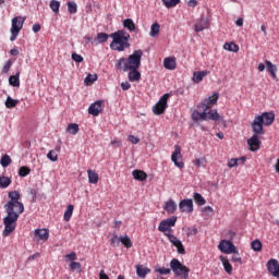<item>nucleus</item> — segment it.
<instances>
[{"label": "nucleus", "mask_w": 279, "mask_h": 279, "mask_svg": "<svg viewBox=\"0 0 279 279\" xmlns=\"http://www.w3.org/2000/svg\"><path fill=\"white\" fill-rule=\"evenodd\" d=\"M129 141L130 143H132L133 145H138V143H141V138L134 136V135H130L129 136Z\"/></svg>", "instance_id": "61"}, {"label": "nucleus", "mask_w": 279, "mask_h": 279, "mask_svg": "<svg viewBox=\"0 0 279 279\" xmlns=\"http://www.w3.org/2000/svg\"><path fill=\"white\" fill-rule=\"evenodd\" d=\"M70 269H71L72 271H77V269H78V270L82 269V264H80V262H72V263L70 264Z\"/></svg>", "instance_id": "53"}, {"label": "nucleus", "mask_w": 279, "mask_h": 279, "mask_svg": "<svg viewBox=\"0 0 279 279\" xmlns=\"http://www.w3.org/2000/svg\"><path fill=\"white\" fill-rule=\"evenodd\" d=\"M231 260L232 263H239V265H243V259L239 255V251H236V248L234 252H232Z\"/></svg>", "instance_id": "44"}, {"label": "nucleus", "mask_w": 279, "mask_h": 279, "mask_svg": "<svg viewBox=\"0 0 279 279\" xmlns=\"http://www.w3.org/2000/svg\"><path fill=\"white\" fill-rule=\"evenodd\" d=\"M136 274L138 278H147V274H151V270L143 265H136Z\"/></svg>", "instance_id": "20"}, {"label": "nucleus", "mask_w": 279, "mask_h": 279, "mask_svg": "<svg viewBox=\"0 0 279 279\" xmlns=\"http://www.w3.org/2000/svg\"><path fill=\"white\" fill-rule=\"evenodd\" d=\"M89 184H97L99 182V174L95 170H87Z\"/></svg>", "instance_id": "25"}, {"label": "nucleus", "mask_w": 279, "mask_h": 279, "mask_svg": "<svg viewBox=\"0 0 279 279\" xmlns=\"http://www.w3.org/2000/svg\"><path fill=\"white\" fill-rule=\"evenodd\" d=\"M169 97H171L170 94H165L161 96L158 100V102L153 106V112L157 117H160V114H165V110H167V104L169 101Z\"/></svg>", "instance_id": "6"}, {"label": "nucleus", "mask_w": 279, "mask_h": 279, "mask_svg": "<svg viewBox=\"0 0 279 279\" xmlns=\"http://www.w3.org/2000/svg\"><path fill=\"white\" fill-rule=\"evenodd\" d=\"M251 247L254 252H260V250H263V243L260 240H255L251 243Z\"/></svg>", "instance_id": "47"}, {"label": "nucleus", "mask_w": 279, "mask_h": 279, "mask_svg": "<svg viewBox=\"0 0 279 279\" xmlns=\"http://www.w3.org/2000/svg\"><path fill=\"white\" fill-rule=\"evenodd\" d=\"M143 59V50H135L129 58H120L116 61V69L128 73L129 81L141 82V60Z\"/></svg>", "instance_id": "2"}, {"label": "nucleus", "mask_w": 279, "mask_h": 279, "mask_svg": "<svg viewBox=\"0 0 279 279\" xmlns=\"http://www.w3.org/2000/svg\"><path fill=\"white\" fill-rule=\"evenodd\" d=\"M165 221L168 223V226L170 228H173V226H175V221H178V217L172 216V217L166 219Z\"/></svg>", "instance_id": "55"}, {"label": "nucleus", "mask_w": 279, "mask_h": 279, "mask_svg": "<svg viewBox=\"0 0 279 279\" xmlns=\"http://www.w3.org/2000/svg\"><path fill=\"white\" fill-rule=\"evenodd\" d=\"M66 132H69V134H72L73 136H75V134H77V132H80V125L77 123H70L66 128Z\"/></svg>", "instance_id": "34"}, {"label": "nucleus", "mask_w": 279, "mask_h": 279, "mask_svg": "<svg viewBox=\"0 0 279 279\" xmlns=\"http://www.w3.org/2000/svg\"><path fill=\"white\" fill-rule=\"evenodd\" d=\"M150 36L153 38H156V36H158V34H160V24L158 23H154L151 26H150Z\"/></svg>", "instance_id": "38"}, {"label": "nucleus", "mask_w": 279, "mask_h": 279, "mask_svg": "<svg viewBox=\"0 0 279 279\" xmlns=\"http://www.w3.org/2000/svg\"><path fill=\"white\" fill-rule=\"evenodd\" d=\"M264 125H271L276 121V114L274 112H264L260 116Z\"/></svg>", "instance_id": "17"}, {"label": "nucleus", "mask_w": 279, "mask_h": 279, "mask_svg": "<svg viewBox=\"0 0 279 279\" xmlns=\"http://www.w3.org/2000/svg\"><path fill=\"white\" fill-rule=\"evenodd\" d=\"M12 184V180L8 177H0V189H8Z\"/></svg>", "instance_id": "42"}, {"label": "nucleus", "mask_w": 279, "mask_h": 279, "mask_svg": "<svg viewBox=\"0 0 279 279\" xmlns=\"http://www.w3.org/2000/svg\"><path fill=\"white\" fill-rule=\"evenodd\" d=\"M213 211H214V209L210 206H206L201 209V213L203 214V216L210 215V213H213Z\"/></svg>", "instance_id": "60"}, {"label": "nucleus", "mask_w": 279, "mask_h": 279, "mask_svg": "<svg viewBox=\"0 0 279 279\" xmlns=\"http://www.w3.org/2000/svg\"><path fill=\"white\" fill-rule=\"evenodd\" d=\"M9 202L4 205L7 217L3 218V236H10L13 230H16V221L20 215L25 213V205L21 202V193L19 191H11L8 193Z\"/></svg>", "instance_id": "1"}, {"label": "nucleus", "mask_w": 279, "mask_h": 279, "mask_svg": "<svg viewBox=\"0 0 279 279\" xmlns=\"http://www.w3.org/2000/svg\"><path fill=\"white\" fill-rule=\"evenodd\" d=\"M35 241H49V230L47 229H36L34 232Z\"/></svg>", "instance_id": "16"}, {"label": "nucleus", "mask_w": 279, "mask_h": 279, "mask_svg": "<svg viewBox=\"0 0 279 279\" xmlns=\"http://www.w3.org/2000/svg\"><path fill=\"white\" fill-rule=\"evenodd\" d=\"M11 68H12V61L8 60L2 68V73H9Z\"/></svg>", "instance_id": "56"}, {"label": "nucleus", "mask_w": 279, "mask_h": 279, "mask_svg": "<svg viewBox=\"0 0 279 279\" xmlns=\"http://www.w3.org/2000/svg\"><path fill=\"white\" fill-rule=\"evenodd\" d=\"M187 5H189L190 8H196V7H197V0H190V1L187 2Z\"/></svg>", "instance_id": "64"}, {"label": "nucleus", "mask_w": 279, "mask_h": 279, "mask_svg": "<svg viewBox=\"0 0 279 279\" xmlns=\"http://www.w3.org/2000/svg\"><path fill=\"white\" fill-rule=\"evenodd\" d=\"M58 151H60V147H56V150H50L47 154L48 160H51V162H58Z\"/></svg>", "instance_id": "31"}, {"label": "nucleus", "mask_w": 279, "mask_h": 279, "mask_svg": "<svg viewBox=\"0 0 279 279\" xmlns=\"http://www.w3.org/2000/svg\"><path fill=\"white\" fill-rule=\"evenodd\" d=\"M197 232H198L197 228L190 227V228H187L186 235L187 236H196Z\"/></svg>", "instance_id": "54"}, {"label": "nucleus", "mask_w": 279, "mask_h": 279, "mask_svg": "<svg viewBox=\"0 0 279 279\" xmlns=\"http://www.w3.org/2000/svg\"><path fill=\"white\" fill-rule=\"evenodd\" d=\"M166 236L174 247L178 250V254H186V250L184 248V244H182V241L178 239V236L171 234V233H166Z\"/></svg>", "instance_id": "8"}, {"label": "nucleus", "mask_w": 279, "mask_h": 279, "mask_svg": "<svg viewBox=\"0 0 279 279\" xmlns=\"http://www.w3.org/2000/svg\"><path fill=\"white\" fill-rule=\"evenodd\" d=\"M207 119H209V121H219L221 116L217 112V109H214L207 112Z\"/></svg>", "instance_id": "32"}, {"label": "nucleus", "mask_w": 279, "mask_h": 279, "mask_svg": "<svg viewBox=\"0 0 279 279\" xmlns=\"http://www.w3.org/2000/svg\"><path fill=\"white\" fill-rule=\"evenodd\" d=\"M156 274H160V276H169L171 274L170 268H165V267H157L155 268Z\"/></svg>", "instance_id": "49"}, {"label": "nucleus", "mask_w": 279, "mask_h": 279, "mask_svg": "<svg viewBox=\"0 0 279 279\" xmlns=\"http://www.w3.org/2000/svg\"><path fill=\"white\" fill-rule=\"evenodd\" d=\"M266 66H267L268 73H270L271 77H274V80H276V71H277L276 65H274V63H271V61H266Z\"/></svg>", "instance_id": "40"}, {"label": "nucleus", "mask_w": 279, "mask_h": 279, "mask_svg": "<svg viewBox=\"0 0 279 279\" xmlns=\"http://www.w3.org/2000/svg\"><path fill=\"white\" fill-rule=\"evenodd\" d=\"M21 72H17L15 75L9 77L10 86H14V88H19L21 86Z\"/></svg>", "instance_id": "24"}, {"label": "nucleus", "mask_w": 279, "mask_h": 279, "mask_svg": "<svg viewBox=\"0 0 279 279\" xmlns=\"http://www.w3.org/2000/svg\"><path fill=\"white\" fill-rule=\"evenodd\" d=\"M158 230L159 232H163L165 236H167V234H171L172 230L170 229V227L168 226V223L162 220L159 226H158Z\"/></svg>", "instance_id": "27"}, {"label": "nucleus", "mask_w": 279, "mask_h": 279, "mask_svg": "<svg viewBox=\"0 0 279 279\" xmlns=\"http://www.w3.org/2000/svg\"><path fill=\"white\" fill-rule=\"evenodd\" d=\"M204 101L207 102V105L213 108V106H215L217 104V101H219V93H214L211 96H209L208 98H206Z\"/></svg>", "instance_id": "29"}, {"label": "nucleus", "mask_w": 279, "mask_h": 279, "mask_svg": "<svg viewBox=\"0 0 279 279\" xmlns=\"http://www.w3.org/2000/svg\"><path fill=\"white\" fill-rule=\"evenodd\" d=\"M120 243H122V245H124V247H126L128 250L132 247V240L128 235L120 236Z\"/></svg>", "instance_id": "43"}, {"label": "nucleus", "mask_w": 279, "mask_h": 279, "mask_svg": "<svg viewBox=\"0 0 279 279\" xmlns=\"http://www.w3.org/2000/svg\"><path fill=\"white\" fill-rule=\"evenodd\" d=\"M163 66L165 69H168V71L175 70V59L168 57L163 60Z\"/></svg>", "instance_id": "26"}, {"label": "nucleus", "mask_w": 279, "mask_h": 279, "mask_svg": "<svg viewBox=\"0 0 279 279\" xmlns=\"http://www.w3.org/2000/svg\"><path fill=\"white\" fill-rule=\"evenodd\" d=\"M223 49L227 51H232L233 53H239V45L234 43H226Z\"/></svg>", "instance_id": "33"}, {"label": "nucleus", "mask_w": 279, "mask_h": 279, "mask_svg": "<svg viewBox=\"0 0 279 279\" xmlns=\"http://www.w3.org/2000/svg\"><path fill=\"white\" fill-rule=\"evenodd\" d=\"M163 5L168 9L175 8L180 3V0H161Z\"/></svg>", "instance_id": "45"}, {"label": "nucleus", "mask_w": 279, "mask_h": 279, "mask_svg": "<svg viewBox=\"0 0 279 279\" xmlns=\"http://www.w3.org/2000/svg\"><path fill=\"white\" fill-rule=\"evenodd\" d=\"M208 71H198V72H194L193 73V82L195 84H199V82H202L204 80V77H206V75H208Z\"/></svg>", "instance_id": "22"}, {"label": "nucleus", "mask_w": 279, "mask_h": 279, "mask_svg": "<svg viewBox=\"0 0 279 279\" xmlns=\"http://www.w3.org/2000/svg\"><path fill=\"white\" fill-rule=\"evenodd\" d=\"M65 260H77V254L75 252H71L64 256Z\"/></svg>", "instance_id": "59"}, {"label": "nucleus", "mask_w": 279, "mask_h": 279, "mask_svg": "<svg viewBox=\"0 0 279 279\" xmlns=\"http://www.w3.org/2000/svg\"><path fill=\"white\" fill-rule=\"evenodd\" d=\"M102 110H104V100H97L89 106L88 113L93 114V117H99Z\"/></svg>", "instance_id": "12"}, {"label": "nucleus", "mask_w": 279, "mask_h": 279, "mask_svg": "<svg viewBox=\"0 0 279 279\" xmlns=\"http://www.w3.org/2000/svg\"><path fill=\"white\" fill-rule=\"evenodd\" d=\"M110 38L112 41L110 44V49L112 51H125V49H130V33L125 29H119L114 33L110 34Z\"/></svg>", "instance_id": "3"}, {"label": "nucleus", "mask_w": 279, "mask_h": 279, "mask_svg": "<svg viewBox=\"0 0 279 279\" xmlns=\"http://www.w3.org/2000/svg\"><path fill=\"white\" fill-rule=\"evenodd\" d=\"M122 23H123V27H125V29H129L130 32L136 31V24H134V20L126 19V20H123Z\"/></svg>", "instance_id": "28"}, {"label": "nucleus", "mask_w": 279, "mask_h": 279, "mask_svg": "<svg viewBox=\"0 0 279 279\" xmlns=\"http://www.w3.org/2000/svg\"><path fill=\"white\" fill-rule=\"evenodd\" d=\"M210 27V21L208 17L202 16L195 24L194 29L197 34L199 32H204V29H208Z\"/></svg>", "instance_id": "13"}, {"label": "nucleus", "mask_w": 279, "mask_h": 279, "mask_svg": "<svg viewBox=\"0 0 279 279\" xmlns=\"http://www.w3.org/2000/svg\"><path fill=\"white\" fill-rule=\"evenodd\" d=\"M20 101L17 99H13L12 97H8L5 100V107L9 109L16 108L19 106Z\"/></svg>", "instance_id": "37"}, {"label": "nucleus", "mask_w": 279, "mask_h": 279, "mask_svg": "<svg viewBox=\"0 0 279 279\" xmlns=\"http://www.w3.org/2000/svg\"><path fill=\"white\" fill-rule=\"evenodd\" d=\"M263 118L256 116L253 123L251 124L254 134H256L257 136H263V134H265V129L263 128Z\"/></svg>", "instance_id": "9"}, {"label": "nucleus", "mask_w": 279, "mask_h": 279, "mask_svg": "<svg viewBox=\"0 0 279 279\" xmlns=\"http://www.w3.org/2000/svg\"><path fill=\"white\" fill-rule=\"evenodd\" d=\"M0 165L3 168L10 167V165H12V158L10 155H3L0 159Z\"/></svg>", "instance_id": "36"}, {"label": "nucleus", "mask_w": 279, "mask_h": 279, "mask_svg": "<svg viewBox=\"0 0 279 279\" xmlns=\"http://www.w3.org/2000/svg\"><path fill=\"white\" fill-rule=\"evenodd\" d=\"M72 60H74V62H84V57H82V54H77L76 52L72 53Z\"/></svg>", "instance_id": "57"}, {"label": "nucleus", "mask_w": 279, "mask_h": 279, "mask_svg": "<svg viewBox=\"0 0 279 279\" xmlns=\"http://www.w3.org/2000/svg\"><path fill=\"white\" fill-rule=\"evenodd\" d=\"M94 82H97V74H88L85 78L86 84H94Z\"/></svg>", "instance_id": "52"}, {"label": "nucleus", "mask_w": 279, "mask_h": 279, "mask_svg": "<svg viewBox=\"0 0 279 279\" xmlns=\"http://www.w3.org/2000/svg\"><path fill=\"white\" fill-rule=\"evenodd\" d=\"M121 88L122 90H130V88H132V85L130 84V82H122Z\"/></svg>", "instance_id": "62"}, {"label": "nucleus", "mask_w": 279, "mask_h": 279, "mask_svg": "<svg viewBox=\"0 0 279 279\" xmlns=\"http://www.w3.org/2000/svg\"><path fill=\"white\" fill-rule=\"evenodd\" d=\"M245 160H247L245 157L231 158L227 165L229 169H233V167H239V165H245Z\"/></svg>", "instance_id": "19"}, {"label": "nucleus", "mask_w": 279, "mask_h": 279, "mask_svg": "<svg viewBox=\"0 0 279 279\" xmlns=\"http://www.w3.org/2000/svg\"><path fill=\"white\" fill-rule=\"evenodd\" d=\"M198 108H201L203 112H208V110H210L211 107H209L208 104L205 100H203V102L198 105Z\"/></svg>", "instance_id": "58"}, {"label": "nucleus", "mask_w": 279, "mask_h": 279, "mask_svg": "<svg viewBox=\"0 0 279 279\" xmlns=\"http://www.w3.org/2000/svg\"><path fill=\"white\" fill-rule=\"evenodd\" d=\"M163 210H166L168 215H173L175 210H178V205L173 199L170 198L168 202L165 203Z\"/></svg>", "instance_id": "18"}, {"label": "nucleus", "mask_w": 279, "mask_h": 279, "mask_svg": "<svg viewBox=\"0 0 279 279\" xmlns=\"http://www.w3.org/2000/svg\"><path fill=\"white\" fill-rule=\"evenodd\" d=\"M110 38V35H108L107 33H98L97 34V40L98 43L104 44V43H108V39Z\"/></svg>", "instance_id": "46"}, {"label": "nucleus", "mask_w": 279, "mask_h": 279, "mask_svg": "<svg viewBox=\"0 0 279 279\" xmlns=\"http://www.w3.org/2000/svg\"><path fill=\"white\" fill-rule=\"evenodd\" d=\"M267 269H268L269 274H271V276H274V278H278L279 279V264H278V259H270L267 263Z\"/></svg>", "instance_id": "15"}, {"label": "nucleus", "mask_w": 279, "mask_h": 279, "mask_svg": "<svg viewBox=\"0 0 279 279\" xmlns=\"http://www.w3.org/2000/svg\"><path fill=\"white\" fill-rule=\"evenodd\" d=\"M41 27H40V24H34L33 25V32L35 34H38V32H40Z\"/></svg>", "instance_id": "63"}, {"label": "nucleus", "mask_w": 279, "mask_h": 279, "mask_svg": "<svg viewBox=\"0 0 279 279\" xmlns=\"http://www.w3.org/2000/svg\"><path fill=\"white\" fill-rule=\"evenodd\" d=\"M50 9L52 10V12H60V2L58 0H52L50 2Z\"/></svg>", "instance_id": "51"}, {"label": "nucleus", "mask_w": 279, "mask_h": 279, "mask_svg": "<svg viewBox=\"0 0 279 279\" xmlns=\"http://www.w3.org/2000/svg\"><path fill=\"white\" fill-rule=\"evenodd\" d=\"M218 248L222 254H232V252L236 250V246L229 240H222L220 241Z\"/></svg>", "instance_id": "10"}, {"label": "nucleus", "mask_w": 279, "mask_h": 279, "mask_svg": "<svg viewBox=\"0 0 279 279\" xmlns=\"http://www.w3.org/2000/svg\"><path fill=\"white\" fill-rule=\"evenodd\" d=\"M170 268L175 274V276H179L184 279L189 278V274H190L191 269H189V267L182 265V263H180V260H178L177 258H173L170 262Z\"/></svg>", "instance_id": "5"}, {"label": "nucleus", "mask_w": 279, "mask_h": 279, "mask_svg": "<svg viewBox=\"0 0 279 279\" xmlns=\"http://www.w3.org/2000/svg\"><path fill=\"white\" fill-rule=\"evenodd\" d=\"M68 11L70 14H77V3L69 1Z\"/></svg>", "instance_id": "48"}, {"label": "nucleus", "mask_w": 279, "mask_h": 279, "mask_svg": "<svg viewBox=\"0 0 279 279\" xmlns=\"http://www.w3.org/2000/svg\"><path fill=\"white\" fill-rule=\"evenodd\" d=\"M220 260L225 267V271H227V274L231 275L232 274V264H230V260H228L227 257L220 256Z\"/></svg>", "instance_id": "30"}, {"label": "nucleus", "mask_w": 279, "mask_h": 279, "mask_svg": "<svg viewBox=\"0 0 279 279\" xmlns=\"http://www.w3.org/2000/svg\"><path fill=\"white\" fill-rule=\"evenodd\" d=\"M73 205H68L63 216L64 221H71V217H73Z\"/></svg>", "instance_id": "39"}, {"label": "nucleus", "mask_w": 279, "mask_h": 279, "mask_svg": "<svg viewBox=\"0 0 279 279\" xmlns=\"http://www.w3.org/2000/svg\"><path fill=\"white\" fill-rule=\"evenodd\" d=\"M248 149L251 151H258L260 149V137L257 134H254L251 138L247 140Z\"/></svg>", "instance_id": "14"}, {"label": "nucleus", "mask_w": 279, "mask_h": 279, "mask_svg": "<svg viewBox=\"0 0 279 279\" xmlns=\"http://www.w3.org/2000/svg\"><path fill=\"white\" fill-rule=\"evenodd\" d=\"M25 24V17L23 16H15L12 19V25H11V43H14L16 40L19 34L21 33V29H23V25Z\"/></svg>", "instance_id": "4"}, {"label": "nucleus", "mask_w": 279, "mask_h": 279, "mask_svg": "<svg viewBox=\"0 0 279 279\" xmlns=\"http://www.w3.org/2000/svg\"><path fill=\"white\" fill-rule=\"evenodd\" d=\"M29 173H32V169H29V167H27V166H23L19 169L20 178H27V175H29Z\"/></svg>", "instance_id": "41"}, {"label": "nucleus", "mask_w": 279, "mask_h": 279, "mask_svg": "<svg viewBox=\"0 0 279 279\" xmlns=\"http://www.w3.org/2000/svg\"><path fill=\"white\" fill-rule=\"evenodd\" d=\"M132 175L134 180H138V182H145V180H147V173L143 170H133Z\"/></svg>", "instance_id": "23"}, {"label": "nucleus", "mask_w": 279, "mask_h": 279, "mask_svg": "<svg viewBox=\"0 0 279 279\" xmlns=\"http://www.w3.org/2000/svg\"><path fill=\"white\" fill-rule=\"evenodd\" d=\"M193 199L197 206H204L206 204V198H204V196H202L199 193H194Z\"/></svg>", "instance_id": "35"}, {"label": "nucleus", "mask_w": 279, "mask_h": 279, "mask_svg": "<svg viewBox=\"0 0 279 279\" xmlns=\"http://www.w3.org/2000/svg\"><path fill=\"white\" fill-rule=\"evenodd\" d=\"M110 245L112 247H119V245H121V238H119L117 234H113L112 239L110 240Z\"/></svg>", "instance_id": "50"}, {"label": "nucleus", "mask_w": 279, "mask_h": 279, "mask_svg": "<svg viewBox=\"0 0 279 279\" xmlns=\"http://www.w3.org/2000/svg\"><path fill=\"white\" fill-rule=\"evenodd\" d=\"M171 160L179 169H184V161H182V148L180 145L174 146V151L171 155Z\"/></svg>", "instance_id": "7"}, {"label": "nucleus", "mask_w": 279, "mask_h": 279, "mask_svg": "<svg viewBox=\"0 0 279 279\" xmlns=\"http://www.w3.org/2000/svg\"><path fill=\"white\" fill-rule=\"evenodd\" d=\"M179 209L181 213L191 214L194 210L193 199L184 198L179 203Z\"/></svg>", "instance_id": "11"}, {"label": "nucleus", "mask_w": 279, "mask_h": 279, "mask_svg": "<svg viewBox=\"0 0 279 279\" xmlns=\"http://www.w3.org/2000/svg\"><path fill=\"white\" fill-rule=\"evenodd\" d=\"M192 119L194 121H208V112H199L197 110H195L193 113H192Z\"/></svg>", "instance_id": "21"}]
</instances>
